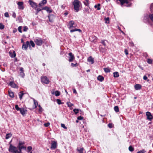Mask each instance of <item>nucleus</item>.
Wrapping results in <instances>:
<instances>
[{
    "label": "nucleus",
    "mask_w": 153,
    "mask_h": 153,
    "mask_svg": "<svg viewBox=\"0 0 153 153\" xmlns=\"http://www.w3.org/2000/svg\"><path fill=\"white\" fill-rule=\"evenodd\" d=\"M56 101H57V103L59 105H60V104H63V103H62L61 102V100H59V99H57L56 100Z\"/></svg>",
    "instance_id": "obj_41"
},
{
    "label": "nucleus",
    "mask_w": 153,
    "mask_h": 153,
    "mask_svg": "<svg viewBox=\"0 0 153 153\" xmlns=\"http://www.w3.org/2000/svg\"><path fill=\"white\" fill-rule=\"evenodd\" d=\"M4 28V25L1 23H0V29L1 30Z\"/></svg>",
    "instance_id": "obj_44"
},
{
    "label": "nucleus",
    "mask_w": 153,
    "mask_h": 153,
    "mask_svg": "<svg viewBox=\"0 0 153 153\" xmlns=\"http://www.w3.org/2000/svg\"><path fill=\"white\" fill-rule=\"evenodd\" d=\"M41 80L42 82L46 84H48L49 82L48 79L46 76H42L41 77Z\"/></svg>",
    "instance_id": "obj_6"
},
{
    "label": "nucleus",
    "mask_w": 153,
    "mask_h": 153,
    "mask_svg": "<svg viewBox=\"0 0 153 153\" xmlns=\"http://www.w3.org/2000/svg\"><path fill=\"white\" fill-rule=\"evenodd\" d=\"M12 136V134L11 133L7 134L6 135L5 138L6 139H8L11 137Z\"/></svg>",
    "instance_id": "obj_29"
},
{
    "label": "nucleus",
    "mask_w": 153,
    "mask_h": 153,
    "mask_svg": "<svg viewBox=\"0 0 153 153\" xmlns=\"http://www.w3.org/2000/svg\"><path fill=\"white\" fill-rule=\"evenodd\" d=\"M32 147L31 146H29L27 147L28 151L29 152L32 149Z\"/></svg>",
    "instance_id": "obj_51"
},
{
    "label": "nucleus",
    "mask_w": 153,
    "mask_h": 153,
    "mask_svg": "<svg viewBox=\"0 0 153 153\" xmlns=\"http://www.w3.org/2000/svg\"><path fill=\"white\" fill-rule=\"evenodd\" d=\"M8 84L10 86L13 88H17L18 87L17 85L13 81L10 82L8 83Z\"/></svg>",
    "instance_id": "obj_14"
},
{
    "label": "nucleus",
    "mask_w": 153,
    "mask_h": 153,
    "mask_svg": "<svg viewBox=\"0 0 153 153\" xmlns=\"http://www.w3.org/2000/svg\"><path fill=\"white\" fill-rule=\"evenodd\" d=\"M49 21L50 22H53L55 18V16L53 14H49L48 16Z\"/></svg>",
    "instance_id": "obj_12"
},
{
    "label": "nucleus",
    "mask_w": 153,
    "mask_h": 153,
    "mask_svg": "<svg viewBox=\"0 0 153 153\" xmlns=\"http://www.w3.org/2000/svg\"><path fill=\"white\" fill-rule=\"evenodd\" d=\"M146 114L147 117L146 119L150 121H151L153 118V116L151 113L149 111H147L146 112Z\"/></svg>",
    "instance_id": "obj_7"
},
{
    "label": "nucleus",
    "mask_w": 153,
    "mask_h": 153,
    "mask_svg": "<svg viewBox=\"0 0 153 153\" xmlns=\"http://www.w3.org/2000/svg\"><path fill=\"white\" fill-rule=\"evenodd\" d=\"M78 31L80 32H82L81 30L80 29H78L77 28H75L74 29H71L70 30V32L71 33H72V32H74V31Z\"/></svg>",
    "instance_id": "obj_22"
},
{
    "label": "nucleus",
    "mask_w": 153,
    "mask_h": 153,
    "mask_svg": "<svg viewBox=\"0 0 153 153\" xmlns=\"http://www.w3.org/2000/svg\"><path fill=\"white\" fill-rule=\"evenodd\" d=\"M24 95V93H23L22 91H21L19 93V98L20 100H21L22 97V96Z\"/></svg>",
    "instance_id": "obj_27"
},
{
    "label": "nucleus",
    "mask_w": 153,
    "mask_h": 153,
    "mask_svg": "<svg viewBox=\"0 0 153 153\" xmlns=\"http://www.w3.org/2000/svg\"><path fill=\"white\" fill-rule=\"evenodd\" d=\"M55 94L56 96H58L60 94V93L59 91H55Z\"/></svg>",
    "instance_id": "obj_36"
},
{
    "label": "nucleus",
    "mask_w": 153,
    "mask_h": 153,
    "mask_svg": "<svg viewBox=\"0 0 153 153\" xmlns=\"http://www.w3.org/2000/svg\"><path fill=\"white\" fill-rule=\"evenodd\" d=\"M84 3L86 6L88 7L89 6V0H85L84 2Z\"/></svg>",
    "instance_id": "obj_24"
},
{
    "label": "nucleus",
    "mask_w": 153,
    "mask_h": 153,
    "mask_svg": "<svg viewBox=\"0 0 153 153\" xmlns=\"http://www.w3.org/2000/svg\"><path fill=\"white\" fill-rule=\"evenodd\" d=\"M73 93H74L76 94H77L75 88H74L73 89Z\"/></svg>",
    "instance_id": "obj_63"
},
{
    "label": "nucleus",
    "mask_w": 153,
    "mask_h": 153,
    "mask_svg": "<svg viewBox=\"0 0 153 153\" xmlns=\"http://www.w3.org/2000/svg\"><path fill=\"white\" fill-rule=\"evenodd\" d=\"M128 149L130 152H132L134 150V148L131 146H129Z\"/></svg>",
    "instance_id": "obj_39"
},
{
    "label": "nucleus",
    "mask_w": 153,
    "mask_h": 153,
    "mask_svg": "<svg viewBox=\"0 0 153 153\" xmlns=\"http://www.w3.org/2000/svg\"><path fill=\"white\" fill-rule=\"evenodd\" d=\"M147 62L150 64H152V60L150 59H148L147 60Z\"/></svg>",
    "instance_id": "obj_40"
},
{
    "label": "nucleus",
    "mask_w": 153,
    "mask_h": 153,
    "mask_svg": "<svg viewBox=\"0 0 153 153\" xmlns=\"http://www.w3.org/2000/svg\"><path fill=\"white\" fill-rule=\"evenodd\" d=\"M36 10H37V13L38 12H39L40 11H41L42 10V9H41L40 8H37Z\"/></svg>",
    "instance_id": "obj_60"
},
{
    "label": "nucleus",
    "mask_w": 153,
    "mask_h": 153,
    "mask_svg": "<svg viewBox=\"0 0 153 153\" xmlns=\"http://www.w3.org/2000/svg\"><path fill=\"white\" fill-rule=\"evenodd\" d=\"M80 3V1L78 0H75L73 2L74 9L76 12H78L79 10Z\"/></svg>",
    "instance_id": "obj_2"
},
{
    "label": "nucleus",
    "mask_w": 153,
    "mask_h": 153,
    "mask_svg": "<svg viewBox=\"0 0 153 153\" xmlns=\"http://www.w3.org/2000/svg\"><path fill=\"white\" fill-rule=\"evenodd\" d=\"M129 45L132 46H133L134 45V43L132 42H129Z\"/></svg>",
    "instance_id": "obj_61"
},
{
    "label": "nucleus",
    "mask_w": 153,
    "mask_h": 153,
    "mask_svg": "<svg viewBox=\"0 0 153 153\" xmlns=\"http://www.w3.org/2000/svg\"><path fill=\"white\" fill-rule=\"evenodd\" d=\"M9 151L11 152L16 153L18 151L16 147L12 146L11 144H10L9 149Z\"/></svg>",
    "instance_id": "obj_5"
},
{
    "label": "nucleus",
    "mask_w": 153,
    "mask_h": 153,
    "mask_svg": "<svg viewBox=\"0 0 153 153\" xmlns=\"http://www.w3.org/2000/svg\"><path fill=\"white\" fill-rule=\"evenodd\" d=\"M78 64L77 63H76L75 64H74L73 63H71V66L72 67H77L78 66Z\"/></svg>",
    "instance_id": "obj_34"
},
{
    "label": "nucleus",
    "mask_w": 153,
    "mask_h": 153,
    "mask_svg": "<svg viewBox=\"0 0 153 153\" xmlns=\"http://www.w3.org/2000/svg\"><path fill=\"white\" fill-rule=\"evenodd\" d=\"M15 108L17 111H19L21 109V108H19L17 105H15Z\"/></svg>",
    "instance_id": "obj_42"
},
{
    "label": "nucleus",
    "mask_w": 153,
    "mask_h": 153,
    "mask_svg": "<svg viewBox=\"0 0 153 153\" xmlns=\"http://www.w3.org/2000/svg\"><path fill=\"white\" fill-rule=\"evenodd\" d=\"M88 61L89 62H91V64H93L94 62V59L91 56H89L88 59Z\"/></svg>",
    "instance_id": "obj_18"
},
{
    "label": "nucleus",
    "mask_w": 153,
    "mask_h": 153,
    "mask_svg": "<svg viewBox=\"0 0 153 153\" xmlns=\"http://www.w3.org/2000/svg\"><path fill=\"white\" fill-rule=\"evenodd\" d=\"M97 79L100 82L102 81L104 79V78L102 76L100 75L98 76Z\"/></svg>",
    "instance_id": "obj_23"
},
{
    "label": "nucleus",
    "mask_w": 153,
    "mask_h": 153,
    "mask_svg": "<svg viewBox=\"0 0 153 153\" xmlns=\"http://www.w3.org/2000/svg\"><path fill=\"white\" fill-rule=\"evenodd\" d=\"M17 4L18 5V8L20 10H23L24 8L23 6V2L19 1L18 2Z\"/></svg>",
    "instance_id": "obj_13"
},
{
    "label": "nucleus",
    "mask_w": 153,
    "mask_h": 153,
    "mask_svg": "<svg viewBox=\"0 0 153 153\" xmlns=\"http://www.w3.org/2000/svg\"><path fill=\"white\" fill-rule=\"evenodd\" d=\"M152 9H153V3L150 5V9L152 10Z\"/></svg>",
    "instance_id": "obj_64"
},
{
    "label": "nucleus",
    "mask_w": 153,
    "mask_h": 153,
    "mask_svg": "<svg viewBox=\"0 0 153 153\" xmlns=\"http://www.w3.org/2000/svg\"><path fill=\"white\" fill-rule=\"evenodd\" d=\"M22 29V26H19L18 27V30L19 31L20 33L22 32V31L21 30Z\"/></svg>",
    "instance_id": "obj_45"
},
{
    "label": "nucleus",
    "mask_w": 153,
    "mask_h": 153,
    "mask_svg": "<svg viewBox=\"0 0 153 153\" xmlns=\"http://www.w3.org/2000/svg\"><path fill=\"white\" fill-rule=\"evenodd\" d=\"M67 104L68 105V107H71L74 105L73 104L71 103L70 102H67Z\"/></svg>",
    "instance_id": "obj_31"
},
{
    "label": "nucleus",
    "mask_w": 153,
    "mask_h": 153,
    "mask_svg": "<svg viewBox=\"0 0 153 153\" xmlns=\"http://www.w3.org/2000/svg\"><path fill=\"white\" fill-rule=\"evenodd\" d=\"M138 152H141V153H144L145 152L144 149H143L142 150H141L140 151H139Z\"/></svg>",
    "instance_id": "obj_62"
},
{
    "label": "nucleus",
    "mask_w": 153,
    "mask_h": 153,
    "mask_svg": "<svg viewBox=\"0 0 153 153\" xmlns=\"http://www.w3.org/2000/svg\"><path fill=\"white\" fill-rule=\"evenodd\" d=\"M47 2V0H42L41 1V2L39 4V5L40 6H42L46 4Z\"/></svg>",
    "instance_id": "obj_19"
},
{
    "label": "nucleus",
    "mask_w": 153,
    "mask_h": 153,
    "mask_svg": "<svg viewBox=\"0 0 153 153\" xmlns=\"http://www.w3.org/2000/svg\"><path fill=\"white\" fill-rule=\"evenodd\" d=\"M28 29V28L27 26H25L24 27L23 31H27Z\"/></svg>",
    "instance_id": "obj_49"
},
{
    "label": "nucleus",
    "mask_w": 153,
    "mask_h": 153,
    "mask_svg": "<svg viewBox=\"0 0 153 153\" xmlns=\"http://www.w3.org/2000/svg\"><path fill=\"white\" fill-rule=\"evenodd\" d=\"M42 10H46L49 13H51L53 11L52 9H51V7L47 6L43 7Z\"/></svg>",
    "instance_id": "obj_11"
},
{
    "label": "nucleus",
    "mask_w": 153,
    "mask_h": 153,
    "mask_svg": "<svg viewBox=\"0 0 153 153\" xmlns=\"http://www.w3.org/2000/svg\"><path fill=\"white\" fill-rule=\"evenodd\" d=\"M100 4H97V6L98 7H97V10H100Z\"/></svg>",
    "instance_id": "obj_57"
},
{
    "label": "nucleus",
    "mask_w": 153,
    "mask_h": 153,
    "mask_svg": "<svg viewBox=\"0 0 153 153\" xmlns=\"http://www.w3.org/2000/svg\"><path fill=\"white\" fill-rule=\"evenodd\" d=\"M25 111L24 110V109L23 108H21V109H20V113H21V114H22L23 115H24V114H25V113H26V112H25V111Z\"/></svg>",
    "instance_id": "obj_25"
},
{
    "label": "nucleus",
    "mask_w": 153,
    "mask_h": 153,
    "mask_svg": "<svg viewBox=\"0 0 153 153\" xmlns=\"http://www.w3.org/2000/svg\"><path fill=\"white\" fill-rule=\"evenodd\" d=\"M73 111L75 113V114H76L78 113L79 112V109H78L75 108L73 110Z\"/></svg>",
    "instance_id": "obj_37"
},
{
    "label": "nucleus",
    "mask_w": 153,
    "mask_h": 153,
    "mask_svg": "<svg viewBox=\"0 0 153 153\" xmlns=\"http://www.w3.org/2000/svg\"><path fill=\"white\" fill-rule=\"evenodd\" d=\"M108 126L110 128H111L113 127V125L112 123H109L108 125Z\"/></svg>",
    "instance_id": "obj_53"
},
{
    "label": "nucleus",
    "mask_w": 153,
    "mask_h": 153,
    "mask_svg": "<svg viewBox=\"0 0 153 153\" xmlns=\"http://www.w3.org/2000/svg\"><path fill=\"white\" fill-rule=\"evenodd\" d=\"M105 23H109V18L108 17L105 18Z\"/></svg>",
    "instance_id": "obj_38"
},
{
    "label": "nucleus",
    "mask_w": 153,
    "mask_h": 153,
    "mask_svg": "<svg viewBox=\"0 0 153 153\" xmlns=\"http://www.w3.org/2000/svg\"><path fill=\"white\" fill-rule=\"evenodd\" d=\"M9 53L10 54V56L12 58L16 56V54L14 51L13 52V53H10L9 52Z\"/></svg>",
    "instance_id": "obj_28"
},
{
    "label": "nucleus",
    "mask_w": 153,
    "mask_h": 153,
    "mask_svg": "<svg viewBox=\"0 0 153 153\" xmlns=\"http://www.w3.org/2000/svg\"><path fill=\"white\" fill-rule=\"evenodd\" d=\"M77 150L79 152V153H85V152L84 148L82 147L77 148Z\"/></svg>",
    "instance_id": "obj_15"
},
{
    "label": "nucleus",
    "mask_w": 153,
    "mask_h": 153,
    "mask_svg": "<svg viewBox=\"0 0 153 153\" xmlns=\"http://www.w3.org/2000/svg\"><path fill=\"white\" fill-rule=\"evenodd\" d=\"M134 88L136 90H138L140 89L141 88V85L137 84L134 86Z\"/></svg>",
    "instance_id": "obj_17"
},
{
    "label": "nucleus",
    "mask_w": 153,
    "mask_h": 153,
    "mask_svg": "<svg viewBox=\"0 0 153 153\" xmlns=\"http://www.w3.org/2000/svg\"><path fill=\"white\" fill-rule=\"evenodd\" d=\"M100 51H101V52H105V48H101L100 47Z\"/></svg>",
    "instance_id": "obj_52"
},
{
    "label": "nucleus",
    "mask_w": 153,
    "mask_h": 153,
    "mask_svg": "<svg viewBox=\"0 0 153 153\" xmlns=\"http://www.w3.org/2000/svg\"><path fill=\"white\" fill-rule=\"evenodd\" d=\"M51 144V149L52 150L55 149L57 147V143L56 142L52 141Z\"/></svg>",
    "instance_id": "obj_8"
},
{
    "label": "nucleus",
    "mask_w": 153,
    "mask_h": 153,
    "mask_svg": "<svg viewBox=\"0 0 153 153\" xmlns=\"http://www.w3.org/2000/svg\"><path fill=\"white\" fill-rule=\"evenodd\" d=\"M69 59L68 61L69 62H72L74 61V55L71 52L69 53H68Z\"/></svg>",
    "instance_id": "obj_10"
},
{
    "label": "nucleus",
    "mask_w": 153,
    "mask_h": 153,
    "mask_svg": "<svg viewBox=\"0 0 153 153\" xmlns=\"http://www.w3.org/2000/svg\"><path fill=\"white\" fill-rule=\"evenodd\" d=\"M124 52H125V53L126 55H127L128 54V51L127 49H125V50Z\"/></svg>",
    "instance_id": "obj_59"
},
{
    "label": "nucleus",
    "mask_w": 153,
    "mask_h": 153,
    "mask_svg": "<svg viewBox=\"0 0 153 153\" xmlns=\"http://www.w3.org/2000/svg\"><path fill=\"white\" fill-rule=\"evenodd\" d=\"M17 147L18 148V149L19 150V152H22V149H26V147L25 146H18Z\"/></svg>",
    "instance_id": "obj_16"
},
{
    "label": "nucleus",
    "mask_w": 153,
    "mask_h": 153,
    "mask_svg": "<svg viewBox=\"0 0 153 153\" xmlns=\"http://www.w3.org/2000/svg\"><path fill=\"white\" fill-rule=\"evenodd\" d=\"M149 16L151 20L153 22V15H150Z\"/></svg>",
    "instance_id": "obj_47"
},
{
    "label": "nucleus",
    "mask_w": 153,
    "mask_h": 153,
    "mask_svg": "<svg viewBox=\"0 0 153 153\" xmlns=\"http://www.w3.org/2000/svg\"><path fill=\"white\" fill-rule=\"evenodd\" d=\"M4 16L6 17H8L9 15L8 12H6L4 14Z\"/></svg>",
    "instance_id": "obj_54"
},
{
    "label": "nucleus",
    "mask_w": 153,
    "mask_h": 153,
    "mask_svg": "<svg viewBox=\"0 0 153 153\" xmlns=\"http://www.w3.org/2000/svg\"><path fill=\"white\" fill-rule=\"evenodd\" d=\"M114 77H117L119 76V74L117 72H115L113 73Z\"/></svg>",
    "instance_id": "obj_26"
},
{
    "label": "nucleus",
    "mask_w": 153,
    "mask_h": 153,
    "mask_svg": "<svg viewBox=\"0 0 153 153\" xmlns=\"http://www.w3.org/2000/svg\"><path fill=\"white\" fill-rule=\"evenodd\" d=\"M33 100L34 101V105H35V108H36L37 107V105H38V102L37 101H36L34 99V98H33Z\"/></svg>",
    "instance_id": "obj_30"
},
{
    "label": "nucleus",
    "mask_w": 153,
    "mask_h": 153,
    "mask_svg": "<svg viewBox=\"0 0 153 153\" xmlns=\"http://www.w3.org/2000/svg\"><path fill=\"white\" fill-rule=\"evenodd\" d=\"M61 126L63 128L65 129H67V127H66L64 124H61Z\"/></svg>",
    "instance_id": "obj_50"
},
{
    "label": "nucleus",
    "mask_w": 153,
    "mask_h": 153,
    "mask_svg": "<svg viewBox=\"0 0 153 153\" xmlns=\"http://www.w3.org/2000/svg\"><path fill=\"white\" fill-rule=\"evenodd\" d=\"M20 75L22 77H23L25 76V74L23 72H20Z\"/></svg>",
    "instance_id": "obj_46"
},
{
    "label": "nucleus",
    "mask_w": 153,
    "mask_h": 153,
    "mask_svg": "<svg viewBox=\"0 0 153 153\" xmlns=\"http://www.w3.org/2000/svg\"><path fill=\"white\" fill-rule=\"evenodd\" d=\"M104 70L105 73H107L110 72V69L108 68H104Z\"/></svg>",
    "instance_id": "obj_33"
},
{
    "label": "nucleus",
    "mask_w": 153,
    "mask_h": 153,
    "mask_svg": "<svg viewBox=\"0 0 153 153\" xmlns=\"http://www.w3.org/2000/svg\"><path fill=\"white\" fill-rule=\"evenodd\" d=\"M12 16L14 18H16V14L15 12H13Z\"/></svg>",
    "instance_id": "obj_55"
},
{
    "label": "nucleus",
    "mask_w": 153,
    "mask_h": 153,
    "mask_svg": "<svg viewBox=\"0 0 153 153\" xmlns=\"http://www.w3.org/2000/svg\"><path fill=\"white\" fill-rule=\"evenodd\" d=\"M83 117L82 116H79L77 117V119L78 120H82L83 119Z\"/></svg>",
    "instance_id": "obj_58"
},
{
    "label": "nucleus",
    "mask_w": 153,
    "mask_h": 153,
    "mask_svg": "<svg viewBox=\"0 0 153 153\" xmlns=\"http://www.w3.org/2000/svg\"><path fill=\"white\" fill-rule=\"evenodd\" d=\"M114 109L116 112H118L119 111V108L117 106H114Z\"/></svg>",
    "instance_id": "obj_32"
},
{
    "label": "nucleus",
    "mask_w": 153,
    "mask_h": 153,
    "mask_svg": "<svg viewBox=\"0 0 153 153\" xmlns=\"http://www.w3.org/2000/svg\"><path fill=\"white\" fill-rule=\"evenodd\" d=\"M25 144V143L24 141H19V143L18 146H22Z\"/></svg>",
    "instance_id": "obj_35"
},
{
    "label": "nucleus",
    "mask_w": 153,
    "mask_h": 153,
    "mask_svg": "<svg viewBox=\"0 0 153 153\" xmlns=\"http://www.w3.org/2000/svg\"><path fill=\"white\" fill-rule=\"evenodd\" d=\"M50 124V123H45L44 124V126L45 127H47L48 126H49Z\"/></svg>",
    "instance_id": "obj_56"
},
{
    "label": "nucleus",
    "mask_w": 153,
    "mask_h": 153,
    "mask_svg": "<svg viewBox=\"0 0 153 153\" xmlns=\"http://www.w3.org/2000/svg\"><path fill=\"white\" fill-rule=\"evenodd\" d=\"M38 107L39 108V111L40 112H42L43 111L42 107H41V105H39Z\"/></svg>",
    "instance_id": "obj_43"
},
{
    "label": "nucleus",
    "mask_w": 153,
    "mask_h": 153,
    "mask_svg": "<svg viewBox=\"0 0 153 153\" xmlns=\"http://www.w3.org/2000/svg\"><path fill=\"white\" fill-rule=\"evenodd\" d=\"M8 93L9 96L13 98L14 97V94L13 92L11 91H9Z\"/></svg>",
    "instance_id": "obj_20"
},
{
    "label": "nucleus",
    "mask_w": 153,
    "mask_h": 153,
    "mask_svg": "<svg viewBox=\"0 0 153 153\" xmlns=\"http://www.w3.org/2000/svg\"><path fill=\"white\" fill-rule=\"evenodd\" d=\"M90 9V8L89 6L85 8L84 11L86 12V13L88 14H89L90 13L89 11Z\"/></svg>",
    "instance_id": "obj_21"
},
{
    "label": "nucleus",
    "mask_w": 153,
    "mask_h": 153,
    "mask_svg": "<svg viewBox=\"0 0 153 153\" xmlns=\"http://www.w3.org/2000/svg\"><path fill=\"white\" fill-rule=\"evenodd\" d=\"M31 46L33 47H34L35 44L33 41L30 40V42L27 41L26 43H24L22 45V49L27 50L28 47L31 50L32 49Z\"/></svg>",
    "instance_id": "obj_1"
},
{
    "label": "nucleus",
    "mask_w": 153,
    "mask_h": 153,
    "mask_svg": "<svg viewBox=\"0 0 153 153\" xmlns=\"http://www.w3.org/2000/svg\"><path fill=\"white\" fill-rule=\"evenodd\" d=\"M101 43L104 46H105L106 45V44L105 42V40H102L101 41Z\"/></svg>",
    "instance_id": "obj_48"
},
{
    "label": "nucleus",
    "mask_w": 153,
    "mask_h": 153,
    "mask_svg": "<svg viewBox=\"0 0 153 153\" xmlns=\"http://www.w3.org/2000/svg\"><path fill=\"white\" fill-rule=\"evenodd\" d=\"M68 28L70 29L73 28H75L77 27V24L73 20H71L69 22L67 25Z\"/></svg>",
    "instance_id": "obj_3"
},
{
    "label": "nucleus",
    "mask_w": 153,
    "mask_h": 153,
    "mask_svg": "<svg viewBox=\"0 0 153 153\" xmlns=\"http://www.w3.org/2000/svg\"><path fill=\"white\" fill-rule=\"evenodd\" d=\"M28 2L31 6L33 8H36L38 6L37 4L31 0H29Z\"/></svg>",
    "instance_id": "obj_9"
},
{
    "label": "nucleus",
    "mask_w": 153,
    "mask_h": 153,
    "mask_svg": "<svg viewBox=\"0 0 153 153\" xmlns=\"http://www.w3.org/2000/svg\"><path fill=\"white\" fill-rule=\"evenodd\" d=\"M34 41L36 44L38 46H41L44 43L43 40L40 38L35 39Z\"/></svg>",
    "instance_id": "obj_4"
}]
</instances>
